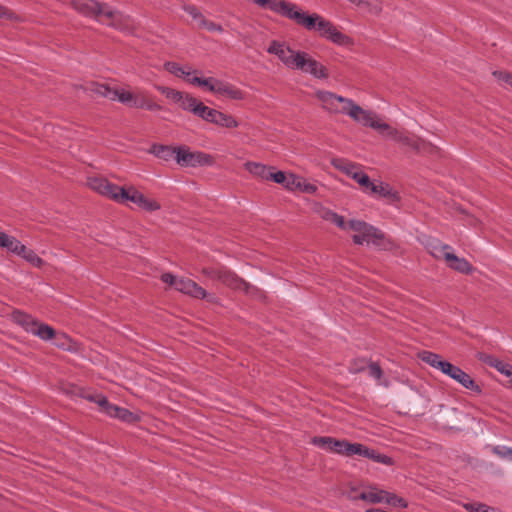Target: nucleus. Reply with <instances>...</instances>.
I'll return each mask as SVG.
<instances>
[{
    "label": "nucleus",
    "instance_id": "1",
    "mask_svg": "<svg viewBox=\"0 0 512 512\" xmlns=\"http://www.w3.org/2000/svg\"><path fill=\"white\" fill-rule=\"evenodd\" d=\"M314 95L329 113L346 115L356 123L376 130L383 138L394 140L397 136L398 130L384 122L376 112L364 109L350 98L322 89L316 90Z\"/></svg>",
    "mask_w": 512,
    "mask_h": 512
},
{
    "label": "nucleus",
    "instance_id": "2",
    "mask_svg": "<svg viewBox=\"0 0 512 512\" xmlns=\"http://www.w3.org/2000/svg\"><path fill=\"white\" fill-rule=\"evenodd\" d=\"M72 5L83 15L93 17L98 22L120 31L131 33L135 29L133 19L107 4L99 3L96 0H73Z\"/></svg>",
    "mask_w": 512,
    "mask_h": 512
},
{
    "label": "nucleus",
    "instance_id": "3",
    "mask_svg": "<svg viewBox=\"0 0 512 512\" xmlns=\"http://www.w3.org/2000/svg\"><path fill=\"white\" fill-rule=\"evenodd\" d=\"M355 244L374 245L380 249H386L384 234L375 227L360 220H349V230Z\"/></svg>",
    "mask_w": 512,
    "mask_h": 512
},
{
    "label": "nucleus",
    "instance_id": "4",
    "mask_svg": "<svg viewBox=\"0 0 512 512\" xmlns=\"http://www.w3.org/2000/svg\"><path fill=\"white\" fill-rule=\"evenodd\" d=\"M188 82L200 86L219 97L232 100H242L245 97L244 92L233 84L214 77L201 78L194 76L191 79L188 78Z\"/></svg>",
    "mask_w": 512,
    "mask_h": 512
},
{
    "label": "nucleus",
    "instance_id": "5",
    "mask_svg": "<svg viewBox=\"0 0 512 512\" xmlns=\"http://www.w3.org/2000/svg\"><path fill=\"white\" fill-rule=\"evenodd\" d=\"M13 319L27 332L39 337L42 340H52L55 337V330L51 326L39 322L28 314H25L21 311H15L13 313Z\"/></svg>",
    "mask_w": 512,
    "mask_h": 512
},
{
    "label": "nucleus",
    "instance_id": "6",
    "mask_svg": "<svg viewBox=\"0 0 512 512\" xmlns=\"http://www.w3.org/2000/svg\"><path fill=\"white\" fill-rule=\"evenodd\" d=\"M202 273L212 280H218L222 284L236 290H244L250 292V285L243 279L239 278L232 271L224 267H207L202 269Z\"/></svg>",
    "mask_w": 512,
    "mask_h": 512
},
{
    "label": "nucleus",
    "instance_id": "7",
    "mask_svg": "<svg viewBox=\"0 0 512 512\" xmlns=\"http://www.w3.org/2000/svg\"><path fill=\"white\" fill-rule=\"evenodd\" d=\"M85 397L89 401L96 403L99 409L110 417L118 418L129 423L138 420L137 415L125 408L110 404L108 400L100 394H88Z\"/></svg>",
    "mask_w": 512,
    "mask_h": 512
},
{
    "label": "nucleus",
    "instance_id": "8",
    "mask_svg": "<svg viewBox=\"0 0 512 512\" xmlns=\"http://www.w3.org/2000/svg\"><path fill=\"white\" fill-rule=\"evenodd\" d=\"M118 197V203L125 204L127 202H132L142 210L148 212L159 210L161 207L156 200L146 197L143 193L139 192L133 186L122 188V191L121 193H119Z\"/></svg>",
    "mask_w": 512,
    "mask_h": 512
},
{
    "label": "nucleus",
    "instance_id": "9",
    "mask_svg": "<svg viewBox=\"0 0 512 512\" xmlns=\"http://www.w3.org/2000/svg\"><path fill=\"white\" fill-rule=\"evenodd\" d=\"M176 162L182 167L210 166L213 164V158L203 152H193L185 146H179Z\"/></svg>",
    "mask_w": 512,
    "mask_h": 512
},
{
    "label": "nucleus",
    "instance_id": "10",
    "mask_svg": "<svg viewBox=\"0 0 512 512\" xmlns=\"http://www.w3.org/2000/svg\"><path fill=\"white\" fill-rule=\"evenodd\" d=\"M294 69L308 73L317 79H327L329 76L328 70L323 64L303 51H300Z\"/></svg>",
    "mask_w": 512,
    "mask_h": 512
},
{
    "label": "nucleus",
    "instance_id": "11",
    "mask_svg": "<svg viewBox=\"0 0 512 512\" xmlns=\"http://www.w3.org/2000/svg\"><path fill=\"white\" fill-rule=\"evenodd\" d=\"M89 90L97 95L106 97L111 100H118L119 102L134 107L135 91H127L124 89H111L104 84L93 83L90 85Z\"/></svg>",
    "mask_w": 512,
    "mask_h": 512
},
{
    "label": "nucleus",
    "instance_id": "12",
    "mask_svg": "<svg viewBox=\"0 0 512 512\" xmlns=\"http://www.w3.org/2000/svg\"><path fill=\"white\" fill-rule=\"evenodd\" d=\"M267 52L276 55L280 61L288 68L294 69L298 60L300 51H296L287 46L284 42L272 41Z\"/></svg>",
    "mask_w": 512,
    "mask_h": 512
},
{
    "label": "nucleus",
    "instance_id": "13",
    "mask_svg": "<svg viewBox=\"0 0 512 512\" xmlns=\"http://www.w3.org/2000/svg\"><path fill=\"white\" fill-rule=\"evenodd\" d=\"M87 185L95 192L108 197L116 202L119 200V193L123 187H119L108 180L101 177H91L87 181Z\"/></svg>",
    "mask_w": 512,
    "mask_h": 512
},
{
    "label": "nucleus",
    "instance_id": "14",
    "mask_svg": "<svg viewBox=\"0 0 512 512\" xmlns=\"http://www.w3.org/2000/svg\"><path fill=\"white\" fill-rule=\"evenodd\" d=\"M318 33L321 37L326 38L337 45L349 46L353 43L350 37L339 31L332 22L325 18L320 22Z\"/></svg>",
    "mask_w": 512,
    "mask_h": 512
},
{
    "label": "nucleus",
    "instance_id": "15",
    "mask_svg": "<svg viewBox=\"0 0 512 512\" xmlns=\"http://www.w3.org/2000/svg\"><path fill=\"white\" fill-rule=\"evenodd\" d=\"M312 442L324 450L335 452L344 456H352V452H350L348 446H353V443H349L345 440H336L331 437H315L313 438Z\"/></svg>",
    "mask_w": 512,
    "mask_h": 512
},
{
    "label": "nucleus",
    "instance_id": "16",
    "mask_svg": "<svg viewBox=\"0 0 512 512\" xmlns=\"http://www.w3.org/2000/svg\"><path fill=\"white\" fill-rule=\"evenodd\" d=\"M185 11L192 17L194 24L202 29H206L210 32H222L223 28L221 25L214 23L206 19L196 7L186 6Z\"/></svg>",
    "mask_w": 512,
    "mask_h": 512
},
{
    "label": "nucleus",
    "instance_id": "17",
    "mask_svg": "<svg viewBox=\"0 0 512 512\" xmlns=\"http://www.w3.org/2000/svg\"><path fill=\"white\" fill-rule=\"evenodd\" d=\"M394 141L399 142L403 145L409 146L416 151H429L432 152L435 147L430 144L426 143L422 139H414L409 136L407 131H397V136L394 138Z\"/></svg>",
    "mask_w": 512,
    "mask_h": 512
},
{
    "label": "nucleus",
    "instance_id": "18",
    "mask_svg": "<svg viewBox=\"0 0 512 512\" xmlns=\"http://www.w3.org/2000/svg\"><path fill=\"white\" fill-rule=\"evenodd\" d=\"M177 291L190 295L194 298H205L207 297L206 291L200 287L196 282L190 279L179 278L176 282Z\"/></svg>",
    "mask_w": 512,
    "mask_h": 512
},
{
    "label": "nucleus",
    "instance_id": "19",
    "mask_svg": "<svg viewBox=\"0 0 512 512\" xmlns=\"http://www.w3.org/2000/svg\"><path fill=\"white\" fill-rule=\"evenodd\" d=\"M444 374L450 376L452 379L460 383L463 387L474 390L477 388L474 380L459 367L448 363L443 372Z\"/></svg>",
    "mask_w": 512,
    "mask_h": 512
},
{
    "label": "nucleus",
    "instance_id": "20",
    "mask_svg": "<svg viewBox=\"0 0 512 512\" xmlns=\"http://www.w3.org/2000/svg\"><path fill=\"white\" fill-rule=\"evenodd\" d=\"M352 455H359L368 459H372L375 462L389 465L391 459L385 455L376 453V451L367 448L366 446L358 443H353V446H348Z\"/></svg>",
    "mask_w": 512,
    "mask_h": 512
},
{
    "label": "nucleus",
    "instance_id": "21",
    "mask_svg": "<svg viewBox=\"0 0 512 512\" xmlns=\"http://www.w3.org/2000/svg\"><path fill=\"white\" fill-rule=\"evenodd\" d=\"M134 108L160 111L162 106L156 103L147 91L137 88L135 90Z\"/></svg>",
    "mask_w": 512,
    "mask_h": 512
},
{
    "label": "nucleus",
    "instance_id": "22",
    "mask_svg": "<svg viewBox=\"0 0 512 512\" xmlns=\"http://www.w3.org/2000/svg\"><path fill=\"white\" fill-rule=\"evenodd\" d=\"M365 193H369L372 196H378L385 199H388L391 202L398 201L399 197L396 192L392 191L388 184H384L383 182H370L367 187V191Z\"/></svg>",
    "mask_w": 512,
    "mask_h": 512
},
{
    "label": "nucleus",
    "instance_id": "23",
    "mask_svg": "<svg viewBox=\"0 0 512 512\" xmlns=\"http://www.w3.org/2000/svg\"><path fill=\"white\" fill-rule=\"evenodd\" d=\"M386 496V490L380 489L374 485L367 486L361 493H359V498L361 500L371 504L385 503Z\"/></svg>",
    "mask_w": 512,
    "mask_h": 512
},
{
    "label": "nucleus",
    "instance_id": "24",
    "mask_svg": "<svg viewBox=\"0 0 512 512\" xmlns=\"http://www.w3.org/2000/svg\"><path fill=\"white\" fill-rule=\"evenodd\" d=\"M288 179L289 182L287 189L290 191H301L308 194H314L317 191V187L314 184L307 182L300 176L290 174Z\"/></svg>",
    "mask_w": 512,
    "mask_h": 512
},
{
    "label": "nucleus",
    "instance_id": "25",
    "mask_svg": "<svg viewBox=\"0 0 512 512\" xmlns=\"http://www.w3.org/2000/svg\"><path fill=\"white\" fill-rule=\"evenodd\" d=\"M149 153L164 161H169L173 158L176 160L177 147L154 144L149 149Z\"/></svg>",
    "mask_w": 512,
    "mask_h": 512
},
{
    "label": "nucleus",
    "instance_id": "26",
    "mask_svg": "<svg viewBox=\"0 0 512 512\" xmlns=\"http://www.w3.org/2000/svg\"><path fill=\"white\" fill-rule=\"evenodd\" d=\"M447 265L461 273H469L472 270L470 263L464 259L457 257L454 253L446 254Z\"/></svg>",
    "mask_w": 512,
    "mask_h": 512
},
{
    "label": "nucleus",
    "instance_id": "27",
    "mask_svg": "<svg viewBox=\"0 0 512 512\" xmlns=\"http://www.w3.org/2000/svg\"><path fill=\"white\" fill-rule=\"evenodd\" d=\"M245 169L253 176L262 180H269V173L272 169L262 163L248 161L244 164Z\"/></svg>",
    "mask_w": 512,
    "mask_h": 512
},
{
    "label": "nucleus",
    "instance_id": "28",
    "mask_svg": "<svg viewBox=\"0 0 512 512\" xmlns=\"http://www.w3.org/2000/svg\"><path fill=\"white\" fill-rule=\"evenodd\" d=\"M332 165L334 166V168H336L337 170L341 171L342 173L346 174L351 178L353 176V173H355L357 169L360 167V164L351 162L343 158L333 159Z\"/></svg>",
    "mask_w": 512,
    "mask_h": 512
},
{
    "label": "nucleus",
    "instance_id": "29",
    "mask_svg": "<svg viewBox=\"0 0 512 512\" xmlns=\"http://www.w3.org/2000/svg\"><path fill=\"white\" fill-rule=\"evenodd\" d=\"M420 357L423 362L429 364L430 366L440 370L441 372H444L446 365H448L449 362L444 361L441 359V357L435 353L424 351L420 354Z\"/></svg>",
    "mask_w": 512,
    "mask_h": 512
},
{
    "label": "nucleus",
    "instance_id": "30",
    "mask_svg": "<svg viewBox=\"0 0 512 512\" xmlns=\"http://www.w3.org/2000/svg\"><path fill=\"white\" fill-rule=\"evenodd\" d=\"M16 255L22 257L23 259H25L27 262H29L31 265L35 266V267H41L43 265V260L38 257V255H36V253L27 248L25 245L21 244V246L19 247V249L17 250V252L15 253Z\"/></svg>",
    "mask_w": 512,
    "mask_h": 512
},
{
    "label": "nucleus",
    "instance_id": "31",
    "mask_svg": "<svg viewBox=\"0 0 512 512\" xmlns=\"http://www.w3.org/2000/svg\"><path fill=\"white\" fill-rule=\"evenodd\" d=\"M322 218L328 222L335 224L344 231L349 230V221H345L343 216H340L331 210L324 211L322 214Z\"/></svg>",
    "mask_w": 512,
    "mask_h": 512
},
{
    "label": "nucleus",
    "instance_id": "32",
    "mask_svg": "<svg viewBox=\"0 0 512 512\" xmlns=\"http://www.w3.org/2000/svg\"><path fill=\"white\" fill-rule=\"evenodd\" d=\"M21 244L22 243L18 241L16 238L0 231V247L5 248L8 251L15 254L21 246Z\"/></svg>",
    "mask_w": 512,
    "mask_h": 512
},
{
    "label": "nucleus",
    "instance_id": "33",
    "mask_svg": "<svg viewBox=\"0 0 512 512\" xmlns=\"http://www.w3.org/2000/svg\"><path fill=\"white\" fill-rule=\"evenodd\" d=\"M430 253L436 258H444L446 260V254L452 252V248L448 245H444L438 240H433L429 245Z\"/></svg>",
    "mask_w": 512,
    "mask_h": 512
},
{
    "label": "nucleus",
    "instance_id": "34",
    "mask_svg": "<svg viewBox=\"0 0 512 512\" xmlns=\"http://www.w3.org/2000/svg\"><path fill=\"white\" fill-rule=\"evenodd\" d=\"M165 69L180 78H184L188 82V78H193L192 73L190 71L185 70L183 67H181L179 64L175 62H167L164 65Z\"/></svg>",
    "mask_w": 512,
    "mask_h": 512
},
{
    "label": "nucleus",
    "instance_id": "35",
    "mask_svg": "<svg viewBox=\"0 0 512 512\" xmlns=\"http://www.w3.org/2000/svg\"><path fill=\"white\" fill-rule=\"evenodd\" d=\"M216 118L214 120V124L226 127V128H236L239 124L238 121L231 115L222 113L220 111L217 112Z\"/></svg>",
    "mask_w": 512,
    "mask_h": 512
},
{
    "label": "nucleus",
    "instance_id": "36",
    "mask_svg": "<svg viewBox=\"0 0 512 512\" xmlns=\"http://www.w3.org/2000/svg\"><path fill=\"white\" fill-rule=\"evenodd\" d=\"M199 102L195 97L191 96L188 93H183L182 98L179 102V106L184 109L196 113V109H198Z\"/></svg>",
    "mask_w": 512,
    "mask_h": 512
},
{
    "label": "nucleus",
    "instance_id": "37",
    "mask_svg": "<svg viewBox=\"0 0 512 512\" xmlns=\"http://www.w3.org/2000/svg\"><path fill=\"white\" fill-rule=\"evenodd\" d=\"M156 88L167 99H169L170 101H172L176 104H179V102L182 98V95L184 93V92H181V91L169 88V87H165V86H156Z\"/></svg>",
    "mask_w": 512,
    "mask_h": 512
},
{
    "label": "nucleus",
    "instance_id": "38",
    "mask_svg": "<svg viewBox=\"0 0 512 512\" xmlns=\"http://www.w3.org/2000/svg\"><path fill=\"white\" fill-rule=\"evenodd\" d=\"M217 112L218 110L211 109L208 106H205L203 103H200V105H198V109H196L195 115L201 117L202 119L208 122L214 123V120L216 118L215 114H217Z\"/></svg>",
    "mask_w": 512,
    "mask_h": 512
},
{
    "label": "nucleus",
    "instance_id": "39",
    "mask_svg": "<svg viewBox=\"0 0 512 512\" xmlns=\"http://www.w3.org/2000/svg\"><path fill=\"white\" fill-rule=\"evenodd\" d=\"M352 179L360 185L363 192L367 191V187L371 182L369 176L363 171V167L361 165L357 171L353 173Z\"/></svg>",
    "mask_w": 512,
    "mask_h": 512
},
{
    "label": "nucleus",
    "instance_id": "40",
    "mask_svg": "<svg viewBox=\"0 0 512 512\" xmlns=\"http://www.w3.org/2000/svg\"><path fill=\"white\" fill-rule=\"evenodd\" d=\"M385 503L391 506L392 508H406L407 502L402 497L397 496L394 493L387 491V496L385 499Z\"/></svg>",
    "mask_w": 512,
    "mask_h": 512
},
{
    "label": "nucleus",
    "instance_id": "41",
    "mask_svg": "<svg viewBox=\"0 0 512 512\" xmlns=\"http://www.w3.org/2000/svg\"><path fill=\"white\" fill-rule=\"evenodd\" d=\"M54 344L62 349L65 350H72L73 349V343L71 339L65 335V334H56L55 337L52 339Z\"/></svg>",
    "mask_w": 512,
    "mask_h": 512
},
{
    "label": "nucleus",
    "instance_id": "42",
    "mask_svg": "<svg viewBox=\"0 0 512 512\" xmlns=\"http://www.w3.org/2000/svg\"><path fill=\"white\" fill-rule=\"evenodd\" d=\"M290 174H285L282 171L272 172V169L269 173V180L274 181L275 183L283 185L286 189L288 188V182Z\"/></svg>",
    "mask_w": 512,
    "mask_h": 512
},
{
    "label": "nucleus",
    "instance_id": "43",
    "mask_svg": "<svg viewBox=\"0 0 512 512\" xmlns=\"http://www.w3.org/2000/svg\"><path fill=\"white\" fill-rule=\"evenodd\" d=\"M492 451L495 455H497L498 457H500L502 459L509 461L511 458L512 448H510V447L495 446V447H493Z\"/></svg>",
    "mask_w": 512,
    "mask_h": 512
},
{
    "label": "nucleus",
    "instance_id": "44",
    "mask_svg": "<svg viewBox=\"0 0 512 512\" xmlns=\"http://www.w3.org/2000/svg\"><path fill=\"white\" fill-rule=\"evenodd\" d=\"M493 75L512 90V74L506 71H494Z\"/></svg>",
    "mask_w": 512,
    "mask_h": 512
},
{
    "label": "nucleus",
    "instance_id": "45",
    "mask_svg": "<svg viewBox=\"0 0 512 512\" xmlns=\"http://www.w3.org/2000/svg\"><path fill=\"white\" fill-rule=\"evenodd\" d=\"M465 507L470 512H494L493 508L480 503L467 504Z\"/></svg>",
    "mask_w": 512,
    "mask_h": 512
},
{
    "label": "nucleus",
    "instance_id": "46",
    "mask_svg": "<svg viewBox=\"0 0 512 512\" xmlns=\"http://www.w3.org/2000/svg\"><path fill=\"white\" fill-rule=\"evenodd\" d=\"M369 375L375 379H380V377L382 375L381 368L375 363L370 364L369 365Z\"/></svg>",
    "mask_w": 512,
    "mask_h": 512
},
{
    "label": "nucleus",
    "instance_id": "47",
    "mask_svg": "<svg viewBox=\"0 0 512 512\" xmlns=\"http://www.w3.org/2000/svg\"><path fill=\"white\" fill-rule=\"evenodd\" d=\"M179 278H176L175 276H173L172 274L170 273H165L161 276V280L164 282V283H167L169 284L170 286L176 288V282Z\"/></svg>",
    "mask_w": 512,
    "mask_h": 512
},
{
    "label": "nucleus",
    "instance_id": "48",
    "mask_svg": "<svg viewBox=\"0 0 512 512\" xmlns=\"http://www.w3.org/2000/svg\"><path fill=\"white\" fill-rule=\"evenodd\" d=\"M12 16H13V13L8 8L0 5V18L10 19V18H12Z\"/></svg>",
    "mask_w": 512,
    "mask_h": 512
},
{
    "label": "nucleus",
    "instance_id": "49",
    "mask_svg": "<svg viewBox=\"0 0 512 512\" xmlns=\"http://www.w3.org/2000/svg\"><path fill=\"white\" fill-rule=\"evenodd\" d=\"M357 489L355 487H351L350 490L347 492V497L350 500H357L359 498V494L356 493Z\"/></svg>",
    "mask_w": 512,
    "mask_h": 512
}]
</instances>
